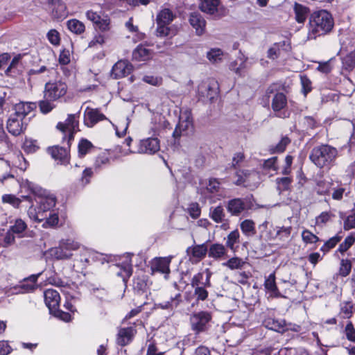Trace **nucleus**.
Returning <instances> with one entry per match:
<instances>
[{"mask_svg":"<svg viewBox=\"0 0 355 355\" xmlns=\"http://www.w3.org/2000/svg\"><path fill=\"white\" fill-rule=\"evenodd\" d=\"M334 25L331 15L324 10L312 13L309 23V39H315L317 37L329 33Z\"/></svg>","mask_w":355,"mask_h":355,"instance_id":"nucleus-1","label":"nucleus"},{"mask_svg":"<svg viewBox=\"0 0 355 355\" xmlns=\"http://www.w3.org/2000/svg\"><path fill=\"white\" fill-rule=\"evenodd\" d=\"M338 157V150L327 144L314 146L309 154L311 162L320 168L331 167Z\"/></svg>","mask_w":355,"mask_h":355,"instance_id":"nucleus-2","label":"nucleus"},{"mask_svg":"<svg viewBox=\"0 0 355 355\" xmlns=\"http://www.w3.org/2000/svg\"><path fill=\"white\" fill-rule=\"evenodd\" d=\"M266 94L268 98H270L271 94H273L271 107L277 113L276 116L280 118L288 117V115L286 112H282L287 106V97L283 92L277 91V85L276 84L270 85L266 89Z\"/></svg>","mask_w":355,"mask_h":355,"instance_id":"nucleus-3","label":"nucleus"},{"mask_svg":"<svg viewBox=\"0 0 355 355\" xmlns=\"http://www.w3.org/2000/svg\"><path fill=\"white\" fill-rule=\"evenodd\" d=\"M77 118H78L77 114H69L64 122H59L57 125V128L63 134L62 139L67 141L69 148L71 141L73 140L74 134L79 130V122Z\"/></svg>","mask_w":355,"mask_h":355,"instance_id":"nucleus-4","label":"nucleus"},{"mask_svg":"<svg viewBox=\"0 0 355 355\" xmlns=\"http://www.w3.org/2000/svg\"><path fill=\"white\" fill-rule=\"evenodd\" d=\"M67 84L62 80L50 81L45 84L44 98L56 101L63 97L67 92Z\"/></svg>","mask_w":355,"mask_h":355,"instance_id":"nucleus-5","label":"nucleus"},{"mask_svg":"<svg viewBox=\"0 0 355 355\" xmlns=\"http://www.w3.org/2000/svg\"><path fill=\"white\" fill-rule=\"evenodd\" d=\"M212 315L209 311H200L193 313L190 317L191 329L198 334L208 329Z\"/></svg>","mask_w":355,"mask_h":355,"instance_id":"nucleus-6","label":"nucleus"},{"mask_svg":"<svg viewBox=\"0 0 355 355\" xmlns=\"http://www.w3.org/2000/svg\"><path fill=\"white\" fill-rule=\"evenodd\" d=\"M236 175L238 179L235 182V184L238 186H243L254 189L259 184V175L255 171H241L237 172Z\"/></svg>","mask_w":355,"mask_h":355,"instance_id":"nucleus-7","label":"nucleus"},{"mask_svg":"<svg viewBox=\"0 0 355 355\" xmlns=\"http://www.w3.org/2000/svg\"><path fill=\"white\" fill-rule=\"evenodd\" d=\"M225 208L231 216H239L250 209L251 205L248 198H235L225 202Z\"/></svg>","mask_w":355,"mask_h":355,"instance_id":"nucleus-8","label":"nucleus"},{"mask_svg":"<svg viewBox=\"0 0 355 355\" xmlns=\"http://www.w3.org/2000/svg\"><path fill=\"white\" fill-rule=\"evenodd\" d=\"M28 187L33 193L40 198L41 209L44 211L50 209L55 206L56 200L54 196H46V191L38 186L30 184Z\"/></svg>","mask_w":355,"mask_h":355,"instance_id":"nucleus-9","label":"nucleus"},{"mask_svg":"<svg viewBox=\"0 0 355 355\" xmlns=\"http://www.w3.org/2000/svg\"><path fill=\"white\" fill-rule=\"evenodd\" d=\"M171 257H156L150 262V269L154 272H159L164 275L166 279L168 278L170 274V263L171 261Z\"/></svg>","mask_w":355,"mask_h":355,"instance_id":"nucleus-10","label":"nucleus"},{"mask_svg":"<svg viewBox=\"0 0 355 355\" xmlns=\"http://www.w3.org/2000/svg\"><path fill=\"white\" fill-rule=\"evenodd\" d=\"M79 248V243L71 239L62 240L60 242L59 248L55 249V254L59 259H68L71 254L68 251L75 250Z\"/></svg>","mask_w":355,"mask_h":355,"instance_id":"nucleus-11","label":"nucleus"},{"mask_svg":"<svg viewBox=\"0 0 355 355\" xmlns=\"http://www.w3.org/2000/svg\"><path fill=\"white\" fill-rule=\"evenodd\" d=\"M106 119V116L98 109L87 107L84 112V123L89 128L93 127L98 122Z\"/></svg>","mask_w":355,"mask_h":355,"instance_id":"nucleus-12","label":"nucleus"},{"mask_svg":"<svg viewBox=\"0 0 355 355\" xmlns=\"http://www.w3.org/2000/svg\"><path fill=\"white\" fill-rule=\"evenodd\" d=\"M132 65L127 60L118 61L112 69L111 76L115 79L123 78L131 73Z\"/></svg>","mask_w":355,"mask_h":355,"instance_id":"nucleus-13","label":"nucleus"},{"mask_svg":"<svg viewBox=\"0 0 355 355\" xmlns=\"http://www.w3.org/2000/svg\"><path fill=\"white\" fill-rule=\"evenodd\" d=\"M159 140L157 138H148L140 141L138 153L154 154L159 150Z\"/></svg>","mask_w":355,"mask_h":355,"instance_id":"nucleus-14","label":"nucleus"},{"mask_svg":"<svg viewBox=\"0 0 355 355\" xmlns=\"http://www.w3.org/2000/svg\"><path fill=\"white\" fill-rule=\"evenodd\" d=\"M212 273L209 269H206L205 272H198L193 275L191 280V286L193 288L197 287H211L210 278Z\"/></svg>","mask_w":355,"mask_h":355,"instance_id":"nucleus-15","label":"nucleus"},{"mask_svg":"<svg viewBox=\"0 0 355 355\" xmlns=\"http://www.w3.org/2000/svg\"><path fill=\"white\" fill-rule=\"evenodd\" d=\"M44 302L49 308L50 313L59 307L60 296L59 293L54 289H46L44 292Z\"/></svg>","mask_w":355,"mask_h":355,"instance_id":"nucleus-16","label":"nucleus"},{"mask_svg":"<svg viewBox=\"0 0 355 355\" xmlns=\"http://www.w3.org/2000/svg\"><path fill=\"white\" fill-rule=\"evenodd\" d=\"M21 119L16 116L11 115L7 121V130L14 136L19 135L25 129Z\"/></svg>","mask_w":355,"mask_h":355,"instance_id":"nucleus-17","label":"nucleus"},{"mask_svg":"<svg viewBox=\"0 0 355 355\" xmlns=\"http://www.w3.org/2000/svg\"><path fill=\"white\" fill-rule=\"evenodd\" d=\"M136 332V329L132 327L121 329L117 335V343L121 346L127 345L132 341Z\"/></svg>","mask_w":355,"mask_h":355,"instance_id":"nucleus-18","label":"nucleus"},{"mask_svg":"<svg viewBox=\"0 0 355 355\" xmlns=\"http://www.w3.org/2000/svg\"><path fill=\"white\" fill-rule=\"evenodd\" d=\"M189 21L191 26L195 28L196 33L198 35H201L204 33L205 30L206 21L200 13H191L189 16Z\"/></svg>","mask_w":355,"mask_h":355,"instance_id":"nucleus-19","label":"nucleus"},{"mask_svg":"<svg viewBox=\"0 0 355 355\" xmlns=\"http://www.w3.org/2000/svg\"><path fill=\"white\" fill-rule=\"evenodd\" d=\"M49 3L55 18L61 19L67 15V7L62 0H49Z\"/></svg>","mask_w":355,"mask_h":355,"instance_id":"nucleus-20","label":"nucleus"},{"mask_svg":"<svg viewBox=\"0 0 355 355\" xmlns=\"http://www.w3.org/2000/svg\"><path fill=\"white\" fill-rule=\"evenodd\" d=\"M87 18L92 21L97 28L102 31H105L109 29L110 21L107 19L101 18L99 14L92 10H88L86 12Z\"/></svg>","mask_w":355,"mask_h":355,"instance_id":"nucleus-21","label":"nucleus"},{"mask_svg":"<svg viewBox=\"0 0 355 355\" xmlns=\"http://www.w3.org/2000/svg\"><path fill=\"white\" fill-rule=\"evenodd\" d=\"M49 153L55 159L60 160L63 164L69 162V151L65 147L55 146L49 148Z\"/></svg>","mask_w":355,"mask_h":355,"instance_id":"nucleus-22","label":"nucleus"},{"mask_svg":"<svg viewBox=\"0 0 355 355\" xmlns=\"http://www.w3.org/2000/svg\"><path fill=\"white\" fill-rule=\"evenodd\" d=\"M35 107V104L33 103L21 102L15 105V113L12 115L24 119Z\"/></svg>","mask_w":355,"mask_h":355,"instance_id":"nucleus-23","label":"nucleus"},{"mask_svg":"<svg viewBox=\"0 0 355 355\" xmlns=\"http://www.w3.org/2000/svg\"><path fill=\"white\" fill-rule=\"evenodd\" d=\"M192 124V120L189 112L182 113L180 116L179 123L177 125L173 136L178 137L180 135L181 130H187Z\"/></svg>","mask_w":355,"mask_h":355,"instance_id":"nucleus-24","label":"nucleus"},{"mask_svg":"<svg viewBox=\"0 0 355 355\" xmlns=\"http://www.w3.org/2000/svg\"><path fill=\"white\" fill-rule=\"evenodd\" d=\"M264 324L266 328L277 332H284L287 330L284 320L268 318L264 321Z\"/></svg>","mask_w":355,"mask_h":355,"instance_id":"nucleus-25","label":"nucleus"},{"mask_svg":"<svg viewBox=\"0 0 355 355\" xmlns=\"http://www.w3.org/2000/svg\"><path fill=\"white\" fill-rule=\"evenodd\" d=\"M208 252V248L205 243L201 245H196L193 247H189L187 249V253L191 255L194 258L198 259H203Z\"/></svg>","mask_w":355,"mask_h":355,"instance_id":"nucleus-26","label":"nucleus"},{"mask_svg":"<svg viewBox=\"0 0 355 355\" xmlns=\"http://www.w3.org/2000/svg\"><path fill=\"white\" fill-rule=\"evenodd\" d=\"M207 252L209 257L220 259L226 254L227 250L223 244L213 243L209 246Z\"/></svg>","mask_w":355,"mask_h":355,"instance_id":"nucleus-27","label":"nucleus"},{"mask_svg":"<svg viewBox=\"0 0 355 355\" xmlns=\"http://www.w3.org/2000/svg\"><path fill=\"white\" fill-rule=\"evenodd\" d=\"M200 8L203 12L214 14L218 10L219 0H200Z\"/></svg>","mask_w":355,"mask_h":355,"instance_id":"nucleus-28","label":"nucleus"},{"mask_svg":"<svg viewBox=\"0 0 355 355\" xmlns=\"http://www.w3.org/2000/svg\"><path fill=\"white\" fill-rule=\"evenodd\" d=\"M175 16L172 11L168 8L162 10L157 15V24L169 25L173 20Z\"/></svg>","mask_w":355,"mask_h":355,"instance_id":"nucleus-29","label":"nucleus"},{"mask_svg":"<svg viewBox=\"0 0 355 355\" xmlns=\"http://www.w3.org/2000/svg\"><path fill=\"white\" fill-rule=\"evenodd\" d=\"M152 55V52L148 49L140 45L132 53L133 59L137 61H145L148 60Z\"/></svg>","mask_w":355,"mask_h":355,"instance_id":"nucleus-30","label":"nucleus"},{"mask_svg":"<svg viewBox=\"0 0 355 355\" xmlns=\"http://www.w3.org/2000/svg\"><path fill=\"white\" fill-rule=\"evenodd\" d=\"M264 286L274 297H279L280 293L275 283V273L270 274L265 280Z\"/></svg>","mask_w":355,"mask_h":355,"instance_id":"nucleus-31","label":"nucleus"},{"mask_svg":"<svg viewBox=\"0 0 355 355\" xmlns=\"http://www.w3.org/2000/svg\"><path fill=\"white\" fill-rule=\"evenodd\" d=\"M209 217L215 223H223L225 218V214L223 207L221 205H218L215 207H211L209 210Z\"/></svg>","mask_w":355,"mask_h":355,"instance_id":"nucleus-32","label":"nucleus"},{"mask_svg":"<svg viewBox=\"0 0 355 355\" xmlns=\"http://www.w3.org/2000/svg\"><path fill=\"white\" fill-rule=\"evenodd\" d=\"M294 11L296 21L298 23H304L307 17L309 10L302 4L295 3Z\"/></svg>","mask_w":355,"mask_h":355,"instance_id":"nucleus-33","label":"nucleus"},{"mask_svg":"<svg viewBox=\"0 0 355 355\" xmlns=\"http://www.w3.org/2000/svg\"><path fill=\"white\" fill-rule=\"evenodd\" d=\"M290 143L291 139L287 136L282 137L277 144L270 146L269 151L272 154L283 153Z\"/></svg>","mask_w":355,"mask_h":355,"instance_id":"nucleus-34","label":"nucleus"},{"mask_svg":"<svg viewBox=\"0 0 355 355\" xmlns=\"http://www.w3.org/2000/svg\"><path fill=\"white\" fill-rule=\"evenodd\" d=\"M67 27L70 31L76 34H81L85 31V25L78 19H73L67 21Z\"/></svg>","mask_w":355,"mask_h":355,"instance_id":"nucleus-35","label":"nucleus"},{"mask_svg":"<svg viewBox=\"0 0 355 355\" xmlns=\"http://www.w3.org/2000/svg\"><path fill=\"white\" fill-rule=\"evenodd\" d=\"M223 56V52L218 48L211 49L207 53V58L213 64L220 62Z\"/></svg>","mask_w":355,"mask_h":355,"instance_id":"nucleus-36","label":"nucleus"},{"mask_svg":"<svg viewBox=\"0 0 355 355\" xmlns=\"http://www.w3.org/2000/svg\"><path fill=\"white\" fill-rule=\"evenodd\" d=\"M78 155L84 157L89 150L94 148L93 144L87 139H82L78 144Z\"/></svg>","mask_w":355,"mask_h":355,"instance_id":"nucleus-37","label":"nucleus"},{"mask_svg":"<svg viewBox=\"0 0 355 355\" xmlns=\"http://www.w3.org/2000/svg\"><path fill=\"white\" fill-rule=\"evenodd\" d=\"M277 232L275 238L282 241H286L289 239L292 227H277Z\"/></svg>","mask_w":355,"mask_h":355,"instance_id":"nucleus-38","label":"nucleus"},{"mask_svg":"<svg viewBox=\"0 0 355 355\" xmlns=\"http://www.w3.org/2000/svg\"><path fill=\"white\" fill-rule=\"evenodd\" d=\"M245 262L239 257H232L227 261L223 263V266L228 267L231 270L241 269L243 268Z\"/></svg>","mask_w":355,"mask_h":355,"instance_id":"nucleus-39","label":"nucleus"},{"mask_svg":"<svg viewBox=\"0 0 355 355\" xmlns=\"http://www.w3.org/2000/svg\"><path fill=\"white\" fill-rule=\"evenodd\" d=\"M49 282L50 284L60 288L61 291L64 294H68L67 289L68 288L69 284L67 282L62 280L60 278L58 277H51L49 278Z\"/></svg>","mask_w":355,"mask_h":355,"instance_id":"nucleus-40","label":"nucleus"},{"mask_svg":"<svg viewBox=\"0 0 355 355\" xmlns=\"http://www.w3.org/2000/svg\"><path fill=\"white\" fill-rule=\"evenodd\" d=\"M343 67L352 70L355 67V50L350 52L343 58Z\"/></svg>","mask_w":355,"mask_h":355,"instance_id":"nucleus-41","label":"nucleus"},{"mask_svg":"<svg viewBox=\"0 0 355 355\" xmlns=\"http://www.w3.org/2000/svg\"><path fill=\"white\" fill-rule=\"evenodd\" d=\"M239 232L237 230L231 232L227 237L226 246L234 250V245L239 242Z\"/></svg>","mask_w":355,"mask_h":355,"instance_id":"nucleus-42","label":"nucleus"},{"mask_svg":"<svg viewBox=\"0 0 355 355\" xmlns=\"http://www.w3.org/2000/svg\"><path fill=\"white\" fill-rule=\"evenodd\" d=\"M241 229L246 235L253 234L255 232L254 223L252 220L246 219L241 223Z\"/></svg>","mask_w":355,"mask_h":355,"instance_id":"nucleus-43","label":"nucleus"},{"mask_svg":"<svg viewBox=\"0 0 355 355\" xmlns=\"http://www.w3.org/2000/svg\"><path fill=\"white\" fill-rule=\"evenodd\" d=\"M277 189L279 192L286 191L289 189L292 179L289 177L278 178L276 179Z\"/></svg>","mask_w":355,"mask_h":355,"instance_id":"nucleus-44","label":"nucleus"},{"mask_svg":"<svg viewBox=\"0 0 355 355\" xmlns=\"http://www.w3.org/2000/svg\"><path fill=\"white\" fill-rule=\"evenodd\" d=\"M207 191L212 194L218 193L220 192L221 187H220V183L219 181L216 178H211L209 180V183L207 185Z\"/></svg>","mask_w":355,"mask_h":355,"instance_id":"nucleus-45","label":"nucleus"},{"mask_svg":"<svg viewBox=\"0 0 355 355\" xmlns=\"http://www.w3.org/2000/svg\"><path fill=\"white\" fill-rule=\"evenodd\" d=\"M208 287H197L193 288V295L196 301H205L207 299L209 293L207 290Z\"/></svg>","mask_w":355,"mask_h":355,"instance_id":"nucleus-46","label":"nucleus"},{"mask_svg":"<svg viewBox=\"0 0 355 355\" xmlns=\"http://www.w3.org/2000/svg\"><path fill=\"white\" fill-rule=\"evenodd\" d=\"M355 242V237L351 234L347 236L345 241L340 244L338 250L341 252H345Z\"/></svg>","mask_w":355,"mask_h":355,"instance_id":"nucleus-47","label":"nucleus"},{"mask_svg":"<svg viewBox=\"0 0 355 355\" xmlns=\"http://www.w3.org/2000/svg\"><path fill=\"white\" fill-rule=\"evenodd\" d=\"M133 288L138 292H144L147 288V283L145 278L137 277L134 279Z\"/></svg>","mask_w":355,"mask_h":355,"instance_id":"nucleus-48","label":"nucleus"},{"mask_svg":"<svg viewBox=\"0 0 355 355\" xmlns=\"http://www.w3.org/2000/svg\"><path fill=\"white\" fill-rule=\"evenodd\" d=\"M51 101L50 99L44 98L39 102V107L41 112L43 114H47L55 107V105Z\"/></svg>","mask_w":355,"mask_h":355,"instance_id":"nucleus-49","label":"nucleus"},{"mask_svg":"<svg viewBox=\"0 0 355 355\" xmlns=\"http://www.w3.org/2000/svg\"><path fill=\"white\" fill-rule=\"evenodd\" d=\"M24 150L28 153H35L37 149V141L32 139H26L23 144Z\"/></svg>","mask_w":355,"mask_h":355,"instance_id":"nucleus-50","label":"nucleus"},{"mask_svg":"<svg viewBox=\"0 0 355 355\" xmlns=\"http://www.w3.org/2000/svg\"><path fill=\"white\" fill-rule=\"evenodd\" d=\"M27 228L26 223L21 219H17L13 225L10 228V231L15 234H21Z\"/></svg>","mask_w":355,"mask_h":355,"instance_id":"nucleus-51","label":"nucleus"},{"mask_svg":"<svg viewBox=\"0 0 355 355\" xmlns=\"http://www.w3.org/2000/svg\"><path fill=\"white\" fill-rule=\"evenodd\" d=\"M342 239V236L336 235L335 236L331 237L329 239L324 245L321 248V250L322 251H328L330 249L334 248L336 244L340 242V241Z\"/></svg>","mask_w":355,"mask_h":355,"instance_id":"nucleus-52","label":"nucleus"},{"mask_svg":"<svg viewBox=\"0 0 355 355\" xmlns=\"http://www.w3.org/2000/svg\"><path fill=\"white\" fill-rule=\"evenodd\" d=\"M182 302L180 293H177L174 297H171V301L166 302L162 307L164 309H175Z\"/></svg>","mask_w":355,"mask_h":355,"instance_id":"nucleus-53","label":"nucleus"},{"mask_svg":"<svg viewBox=\"0 0 355 355\" xmlns=\"http://www.w3.org/2000/svg\"><path fill=\"white\" fill-rule=\"evenodd\" d=\"M46 37L49 42L54 45L58 46L60 42V37L59 33L55 29H51L46 34Z\"/></svg>","mask_w":355,"mask_h":355,"instance_id":"nucleus-54","label":"nucleus"},{"mask_svg":"<svg viewBox=\"0 0 355 355\" xmlns=\"http://www.w3.org/2000/svg\"><path fill=\"white\" fill-rule=\"evenodd\" d=\"M171 33V28L166 24H157L155 35L159 37H164L168 36Z\"/></svg>","mask_w":355,"mask_h":355,"instance_id":"nucleus-55","label":"nucleus"},{"mask_svg":"<svg viewBox=\"0 0 355 355\" xmlns=\"http://www.w3.org/2000/svg\"><path fill=\"white\" fill-rule=\"evenodd\" d=\"M302 240L306 243H315L319 238L309 230H305L302 233Z\"/></svg>","mask_w":355,"mask_h":355,"instance_id":"nucleus-56","label":"nucleus"},{"mask_svg":"<svg viewBox=\"0 0 355 355\" xmlns=\"http://www.w3.org/2000/svg\"><path fill=\"white\" fill-rule=\"evenodd\" d=\"M330 183L325 181H320L317 184V193L320 195H324L329 192Z\"/></svg>","mask_w":355,"mask_h":355,"instance_id":"nucleus-57","label":"nucleus"},{"mask_svg":"<svg viewBox=\"0 0 355 355\" xmlns=\"http://www.w3.org/2000/svg\"><path fill=\"white\" fill-rule=\"evenodd\" d=\"M51 313L64 322H69L71 319V316L69 313L60 310L59 307L56 308L55 311H51Z\"/></svg>","mask_w":355,"mask_h":355,"instance_id":"nucleus-58","label":"nucleus"},{"mask_svg":"<svg viewBox=\"0 0 355 355\" xmlns=\"http://www.w3.org/2000/svg\"><path fill=\"white\" fill-rule=\"evenodd\" d=\"M58 221L59 218L57 214H50L49 216L46 218L42 226L45 228L49 227H54L58 225Z\"/></svg>","mask_w":355,"mask_h":355,"instance_id":"nucleus-59","label":"nucleus"},{"mask_svg":"<svg viewBox=\"0 0 355 355\" xmlns=\"http://www.w3.org/2000/svg\"><path fill=\"white\" fill-rule=\"evenodd\" d=\"M353 306L350 302H345L340 310V314L344 318H349L352 314Z\"/></svg>","mask_w":355,"mask_h":355,"instance_id":"nucleus-60","label":"nucleus"},{"mask_svg":"<svg viewBox=\"0 0 355 355\" xmlns=\"http://www.w3.org/2000/svg\"><path fill=\"white\" fill-rule=\"evenodd\" d=\"M188 211L190 216L196 219L198 218L201 213L199 205L197 202H193L189 205Z\"/></svg>","mask_w":355,"mask_h":355,"instance_id":"nucleus-61","label":"nucleus"},{"mask_svg":"<svg viewBox=\"0 0 355 355\" xmlns=\"http://www.w3.org/2000/svg\"><path fill=\"white\" fill-rule=\"evenodd\" d=\"M334 216V214L331 212L323 211L316 218V223L318 225L325 224Z\"/></svg>","mask_w":355,"mask_h":355,"instance_id":"nucleus-62","label":"nucleus"},{"mask_svg":"<svg viewBox=\"0 0 355 355\" xmlns=\"http://www.w3.org/2000/svg\"><path fill=\"white\" fill-rule=\"evenodd\" d=\"M345 334L347 336V338L349 340L355 341V329L354 328V326L352 323V322H349L346 327H345Z\"/></svg>","mask_w":355,"mask_h":355,"instance_id":"nucleus-63","label":"nucleus"},{"mask_svg":"<svg viewBox=\"0 0 355 355\" xmlns=\"http://www.w3.org/2000/svg\"><path fill=\"white\" fill-rule=\"evenodd\" d=\"M343 228L345 230L355 228V215H350L346 218L344 220Z\"/></svg>","mask_w":355,"mask_h":355,"instance_id":"nucleus-64","label":"nucleus"}]
</instances>
